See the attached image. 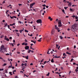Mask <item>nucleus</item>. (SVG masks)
Returning a JSON list of instances; mask_svg holds the SVG:
<instances>
[{
  "label": "nucleus",
  "instance_id": "46",
  "mask_svg": "<svg viewBox=\"0 0 78 78\" xmlns=\"http://www.w3.org/2000/svg\"><path fill=\"white\" fill-rule=\"evenodd\" d=\"M44 59H42V60L41 61V62H43V61H44Z\"/></svg>",
  "mask_w": 78,
  "mask_h": 78
},
{
  "label": "nucleus",
  "instance_id": "40",
  "mask_svg": "<svg viewBox=\"0 0 78 78\" xmlns=\"http://www.w3.org/2000/svg\"><path fill=\"white\" fill-rule=\"evenodd\" d=\"M63 56H65V55H66V53H64L63 54Z\"/></svg>",
  "mask_w": 78,
  "mask_h": 78
},
{
  "label": "nucleus",
  "instance_id": "8",
  "mask_svg": "<svg viewBox=\"0 0 78 78\" xmlns=\"http://www.w3.org/2000/svg\"><path fill=\"white\" fill-rule=\"evenodd\" d=\"M4 39L5 40H6L7 41H9V39L8 38H5Z\"/></svg>",
  "mask_w": 78,
  "mask_h": 78
},
{
  "label": "nucleus",
  "instance_id": "20",
  "mask_svg": "<svg viewBox=\"0 0 78 78\" xmlns=\"http://www.w3.org/2000/svg\"><path fill=\"white\" fill-rule=\"evenodd\" d=\"M11 67H12V65H11V66H9L8 67V68L9 69V68H11Z\"/></svg>",
  "mask_w": 78,
  "mask_h": 78
},
{
  "label": "nucleus",
  "instance_id": "1",
  "mask_svg": "<svg viewBox=\"0 0 78 78\" xmlns=\"http://www.w3.org/2000/svg\"><path fill=\"white\" fill-rule=\"evenodd\" d=\"M3 50H6V48H5V47L4 46V45H2V46L1 47V48L0 49V51L1 52H2V53H3L4 51H3Z\"/></svg>",
  "mask_w": 78,
  "mask_h": 78
},
{
  "label": "nucleus",
  "instance_id": "35",
  "mask_svg": "<svg viewBox=\"0 0 78 78\" xmlns=\"http://www.w3.org/2000/svg\"><path fill=\"white\" fill-rule=\"evenodd\" d=\"M13 18H15V19H16V18H17V17H16V16H13Z\"/></svg>",
  "mask_w": 78,
  "mask_h": 78
},
{
  "label": "nucleus",
  "instance_id": "24",
  "mask_svg": "<svg viewBox=\"0 0 78 78\" xmlns=\"http://www.w3.org/2000/svg\"><path fill=\"white\" fill-rule=\"evenodd\" d=\"M62 12H63L64 13V14H66V12H65V11L64 10H62Z\"/></svg>",
  "mask_w": 78,
  "mask_h": 78
},
{
  "label": "nucleus",
  "instance_id": "9",
  "mask_svg": "<svg viewBox=\"0 0 78 78\" xmlns=\"http://www.w3.org/2000/svg\"><path fill=\"white\" fill-rule=\"evenodd\" d=\"M33 12L34 13H35V12H37V10H34L33 11Z\"/></svg>",
  "mask_w": 78,
  "mask_h": 78
},
{
  "label": "nucleus",
  "instance_id": "49",
  "mask_svg": "<svg viewBox=\"0 0 78 78\" xmlns=\"http://www.w3.org/2000/svg\"><path fill=\"white\" fill-rule=\"evenodd\" d=\"M75 19H78V17L77 16L75 17Z\"/></svg>",
  "mask_w": 78,
  "mask_h": 78
},
{
  "label": "nucleus",
  "instance_id": "60",
  "mask_svg": "<svg viewBox=\"0 0 78 78\" xmlns=\"http://www.w3.org/2000/svg\"><path fill=\"white\" fill-rule=\"evenodd\" d=\"M8 28L9 29L10 28L9 27V25H8Z\"/></svg>",
  "mask_w": 78,
  "mask_h": 78
},
{
  "label": "nucleus",
  "instance_id": "56",
  "mask_svg": "<svg viewBox=\"0 0 78 78\" xmlns=\"http://www.w3.org/2000/svg\"><path fill=\"white\" fill-rule=\"evenodd\" d=\"M74 48H76V45H74Z\"/></svg>",
  "mask_w": 78,
  "mask_h": 78
},
{
  "label": "nucleus",
  "instance_id": "13",
  "mask_svg": "<svg viewBox=\"0 0 78 78\" xmlns=\"http://www.w3.org/2000/svg\"><path fill=\"white\" fill-rule=\"evenodd\" d=\"M15 23H13L12 24H10V26H13V25H15Z\"/></svg>",
  "mask_w": 78,
  "mask_h": 78
},
{
  "label": "nucleus",
  "instance_id": "30",
  "mask_svg": "<svg viewBox=\"0 0 78 78\" xmlns=\"http://www.w3.org/2000/svg\"><path fill=\"white\" fill-rule=\"evenodd\" d=\"M25 44H24L25 45H26H26H28V44L27 43H25Z\"/></svg>",
  "mask_w": 78,
  "mask_h": 78
},
{
  "label": "nucleus",
  "instance_id": "62",
  "mask_svg": "<svg viewBox=\"0 0 78 78\" xmlns=\"http://www.w3.org/2000/svg\"><path fill=\"white\" fill-rule=\"evenodd\" d=\"M19 22L20 23H22V22H21V21H19Z\"/></svg>",
  "mask_w": 78,
  "mask_h": 78
},
{
  "label": "nucleus",
  "instance_id": "16",
  "mask_svg": "<svg viewBox=\"0 0 78 78\" xmlns=\"http://www.w3.org/2000/svg\"><path fill=\"white\" fill-rule=\"evenodd\" d=\"M51 33H55V30H52L51 31Z\"/></svg>",
  "mask_w": 78,
  "mask_h": 78
},
{
  "label": "nucleus",
  "instance_id": "48",
  "mask_svg": "<svg viewBox=\"0 0 78 78\" xmlns=\"http://www.w3.org/2000/svg\"><path fill=\"white\" fill-rule=\"evenodd\" d=\"M19 45H20V44H17V46H18V47H19Z\"/></svg>",
  "mask_w": 78,
  "mask_h": 78
},
{
  "label": "nucleus",
  "instance_id": "36",
  "mask_svg": "<svg viewBox=\"0 0 78 78\" xmlns=\"http://www.w3.org/2000/svg\"><path fill=\"white\" fill-rule=\"evenodd\" d=\"M37 41H38V42H41V40H37Z\"/></svg>",
  "mask_w": 78,
  "mask_h": 78
},
{
  "label": "nucleus",
  "instance_id": "47",
  "mask_svg": "<svg viewBox=\"0 0 78 78\" xmlns=\"http://www.w3.org/2000/svg\"><path fill=\"white\" fill-rule=\"evenodd\" d=\"M3 3H5V1H4L3 3H2V4H3Z\"/></svg>",
  "mask_w": 78,
  "mask_h": 78
},
{
  "label": "nucleus",
  "instance_id": "39",
  "mask_svg": "<svg viewBox=\"0 0 78 78\" xmlns=\"http://www.w3.org/2000/svg\"><path fill=\"white\" fill-rule=\"evenodd\" d=\"M15 78H18V77H17V76H15Z\"/></svg>",
  "mask_w": 78,
  "mask_h": 78
},
{
  "label": "nucleus",
  "instance_id": "28",
  "mask_svg": "<svg viewBox=\"0 0 78 78\" xmlns=\"http://www.w3.org/2000/svg\"><path fill=\"white\" fill-rule=\"evenodd\" d=\"M25 32H27V33H28V31L26 30H25Z\"/></svg>",
  "mask_w": 78,
  "mask_h": 78
},
{
  "label": "nucleus",
  "instance_id": "34",
  "mask_svg": "<svg viewBox=\"0 0 78 78\" xmlns=\"http://www.w3.org/2000/svg\"><path fill=\"white\" fill-rule=\"evenodd\" d=\"M42 6H44V7H45V6H46V5H45V4L43 5Z\"/></svg>",
  "mask_w": 78,
  "mask_h": 78
},
{
  "label": "nucleus",
  "instance_id": "38",
  "mask_svg": "<svg viewBox=\"0 0 78 78\" xmlns=\"http://www.w3.org/2000/svg\"><path fill=\"white\" fill-rule=\"evenodd\" d=\"M73 58H72L70 62H72L73 61Z\"/></svg>",
  "mask_w": 78,
  "mask_h": 78
},
{
  "label": "nucleus",
  "instance_id": "18",
  "mask_svg": "<svg viewBox=\"0 0 78 78\" xmlns=\"http://www.w3.org/2000/svg\"><path fill=\"white\" fill-rule=\"evenodd\" d=\"M31 50H29L28 53H30V52H31Z\"/></svg>",
  "mask_w": 78,
  "mask_h": 78
},
{
  "label": "nucleus",
  "instance_id": "51",
  "mask_svg": "<svg viewBox=\"0 0 78 78\" xmlns=\"http://www.w3.org/2000/svg\"><path fill=\"white\" fill-rule=\"evenodd\" d=\"M25 43H23V44H22V45H25V44H25Z\"/></svg>",
  "mask_w": 78,
  "mask_h": 78
},
{
  "label": "nucleus",
  "instance_id": "7",
  "mask_svg": "<svg viewBox=\"0 0 78 78\" xmlns=\"http://www.w3.org/2000/svg\"><path fill=\"white\" fill-rule=\"evenodd\" d=\"M24 64H25V66H27V63H25V64H23V63H22V66H23V65H24Z\"/></svg>",
  "mask_w": 78,
  "mask_h": 78
},
{
  "label": "nucleus",
  "instance_id": "29",
  "mask_svg": "<svg viewBox=\"0 0 78 78\" xmlns=\"http://www.w3.org/2000/svg\"><path fill=\"white\" fill-rule=\"evenodd\" d=\"M3 69H0V71H2V70H4Z\"/></svg>",
  "mask_w": 78,
  "mask_h": 78
},
{
  "label": "nucleus",
  "instance_id": "26",
  "mask_svg": "<svg viewBox=\"0 0 78 78\" xmlns=\"http://www.w3.org/2000/svg\"><path fill=\"white\" fill-rule=\"evenodd\" d=\"M59 46V44H56V48H58V46Z\"/></svg>",
  "mask_w": 78,
  "mask_h": 78
},
{
  "label": "nucleus",
  "instance_id": "44",
  "mask_svg": "<svg viewBox=\"0 0 78 78\" xmlns=\"http://www.w3.org/2000/svg\"><path fill=\"white\" fill-rule=\"evenodd\" d=\"M30 65V66H33V63H31Z\"/></svg>",
  "mask_w": 78,
  "mask_h": 78
},
{
  "label": "nucleus",
  "instance_id": "57",
  "mask_svg": "<svg viewBox=\"0 0 78 78\" xmlns=\"http://www.w3.org/2000/svg\"><path fill=\"white\" fill-rule=\"evenodd\" d=\"M46 8H48V6L46 5Z\"/></svg>",
  "mask_w": 78,
  "mask_h": 78
},
{
  "label": "nucleus",
  "instance_id": "59",
  "mask_svg": "<svg viewBox=\"0 0 78 78\" xmlns=\"http://www.w3.org/2000/svg\"><path fill=\"white\" fill-rule=\"evenodd\" d=\"M25 42H27V39H25Z\"/></svg>",
  "mask_w": 78,
  "mask_h": 78
},
{
  "label": "nucleus",
  "instance_id": "6",
  "mask_svg": "<svg viewBox=\"0 0 78 78\" xmlns=\"http://www.w3.org/2000/svg\"><path fill=\"white\" fill-rule=\"evenodd\" d=\"M4 25H5V26H4L5 28L6 27V26H7L8 25V24H7V23H4Z\"/></svg>",
  "mask_w": 78,
  "mask_h": 78
},
{
  "label": "nucleus",
  "instance_id": "3",
  "mask_svg": "<svg viewBox=\"0 0 78 78\" xmlns=\"http://www.w3.org/2000/svg\"><path fill=\"white\" fill-rule=\"evenodd\" d=\"M37 23H42V20L39 19L37 20Z\"/></svg>",
  "mask_w": 78,
  "mask_h": 78
},
{
  "label": "nucleus",
  "instance_id": "22",
  "mask_svg": "<svg viewBox=\"0 0 78 78\" xmlns=\"http://www.w3.org/2000/svg\"><path fill=\"white\" fill-rule=\"evenodd\" d=\"M28 35H29V36H33V35L32 34H31L30 35V34H28Z\"/></svg>",
  "mask_w": 78,
  "mask_h": 78
},
{
  "label": "nucleus",
  "instance_id": "23",
  "mask_svg": "<svg viewBox=\"0 0 78 78\" xmlns=\"http://www.w3.org/2000/svg\"><path fill=\"white\" fill-rule=\"evenodd\" d=\"M42 11L43 12H44V13H45V11H42V10H41L40 12H42Z\"/></svg>",
  "mask_w": 78,
  "mask_h": 78
},
{
  "label": "nucleus",
  "instance_id": "25",
  "mask_svg": "<svg viewBox=\"0 0 78 78\" xmlns=\"http://www.w3.org/2000/svg\"><path fill=\"white\" fill-rule=\"evenodd\" d=\"M49 74H50V73L49 72L48 73V74L46 75V76H49Z\"/></svg>",
  "mask_w": 78,
  "mask_h": 78
},
{
  "label": "nucleus",
  "instance_id": "64",
  "mask_svg": "<svg viewBox=\"0 0 78 78\" xmlns=\"http://www.w3.org/2000/svg\"><path fill=\"white\" fill-rule=\"evenodd\" d=\"M41 67H42V68H44V66L41 65Z\"/></svg>",
  "mask_w": 78,
  "mask_h": 78
},
{
  "label": "nucleus",
  "instance_id": "43",
  "mask_svg": "<svg viewBox=\"0 0 78 78\" xmlns=\"http://www.w3.org/2000/svg\"><path fill=\"white\" fill-rule=\"evenodd\" d=\"M4 37V36L3 35H2L1 37V38H2V37Z\"/></svg>",
  "mask_w": 78,
  "mask_h": 78
},
{
  "label": "nucleus",
  "instance_id": "37",
  "mask_svg": "<svg viewBox=\"0 0 78 78\" xmlns=\"http://www.w3.org/2000/svg\"><path fill=\"white\" fill-rule=\"evenodd\" d=\"M25 67H24V68H23L22 69V70H23L24 69H25Z\"/></svg>",
  "mask_w": 78,
  "mask_h": 78
},
{
  "label": "nucleus",
  "instance_id": "55",
  "mask_svg": "<svg viewBox=\"0 0 78 78\" xmlns=\"http://www.w3.org/2000/svg\"><path fill=\"white\" fill-rule=\"evenodd\" d=\"M17 53L18 54H20V53L19 52H17Z\"/></svg>",
  "mask_w": 78,
  "mask_h": 78
},
{
  "label": "nucleus",
  "instance_id": "12",
  "mask_svg": "<svg viewBox=\"0 0 78 78\" xmlns=\"http://www.w3.org/2000/svg\"><path fill=\"white\" fill-rule=\"evenodd\" d=\"M53 58H52V59L51 60V62L53 63L54 62V60H53Z\"/></svg>",
  "mask_w": 78,
  "mask_h": 78
},
{
  "label": "nucleus",
  "instance_id": "5",
  "mask_svg": "<svg viewBox=\"0 0 78 78\" xmlns=\"http://www.w3.org/2000/svg\"><path fill=\"white\" fill-rule=\"evenodd\" d=\"M25 50H29V46H26L25 47Z\"/></svg>",
  "mask_w": 78,
  "mask_h": 78
},
{
  "label": "nucleus",
  "instance_id": "4",
  "mask_svg": "<svg viewBox=\"0 0 78 78\" xmlns=\"http://www.w3.org/2000/svg\"><path fill=\"white\" fill-rule=\"evenodd\" d=\"M35 4H36V3L35 2H34L33 3L31 4L30 5V8H33V5H35Z\"/></svg>",
  "mask_w": 78,
  "mask_h": 78
},
{
  "label": "nucleus",
  "instance_id": "63",
  "mask_svg": "<svg viewBox=\"0 0 78 78\" xmlns=\"http://www.w3.org/2000/svg\"><path fill=\"white\" fill-rule=\"evenodd\" d=\"M9 39H12V37H10Z\"/></svg>",
  "mask_w": 78,
  "mask_h": 78
},
{
  "label": "nucleus",
  "instance_id": "19",
  "mask_svg": "<svg viewBox=\"0 0 78 78\" xmlns=\"http://www.w3.org/2000/svg\"><path fill=\"white\" fill-rule=\"evenodd\" d=\"M59 37L61 39H62V38L63 37H62V36H59Z\"/></svg>",
  "mask_w": 78,
  "mask_h": 78
},
{
  "label": "nucleus",
  "instance_id": "61",
  "mask_svg": "<svg viewBox=\"0 0 78 78\" xmlns=\"http://www.w3.org/2000/svg\"><path fill=\"white\" fill-rule=\"evenodd\" d=\"M75 64L76 65V63H75V62L73 63V65H75Z\"/></svg>",
  "mask_w": 78,
  "mask_h": 78
},
{
  "label": "nucleus",
  "instance_id": "17",
  "mask_svg": "<svg viewBox=\"0 0 78 78\" xmlns=\"http://www.w3.org/2000/svg\"><path fill=\"white\" fill-rule=\"evenodd\" d=\"M6 65H7V64H6V63H4L2 65V66H6Z\"/></svg>",
  "mask_w": 78,
  "mask_h": 78
},
{
  "label": "nucleus",
  "instance_id": "45",
  "mask_svg": "<svg viewBox=\"0 0 78 78\" xmlns=\"http://www.w3.org/2000/svg\"><path fill=\"white\" fill-rule=\"evenodd\" d=\"M75 71H76V72H78V69H76L75 70Z\"/></svg>",
  "mask_w": 78,
  "mask_h": 78
},
{
  "label": "nucleus",
  "instance_id": "14",
  "mask_svg": "<svg viewBox=\"0 0 78 78\" xmlns=\"http://www.w3.org/2000/svg\"><path fill=\"white\" fill-rule=\"evenodd\" d=\"M72 4H71V3H69L68 4V6H70Z\"/></svg>",
  "mask_w": 78,
  "mask_h": 78
},
{
  "label": "nucleus",
  "instance_id": "54",
  "mask_svg": "<svg viewBox=\"0 0 78 78\" xmlns=\"http://www.w3.org/2000/svg\"><path fill=\"white\" fill-rule=\"evenodd\" d=\"M5 22V20H2V22L4 23Z\"/></svg>",
  "mask_w": 78,
  "mask_h": 78
},
{
  "label": "nucleus",
  "instance_id": "10",
  "mask_svg": "<svg viewBox=\"0 0 78 78\" xmlns=\"http://www.w3.org/2000/svg\"><path fill=\"white\" fill-rule=\"evenodd\" d=\"M55 29L57 30H59V28H58V27H55Z\"/></svg>",
  "mask_w": 78,
  "mask_h": 78
},
{
  "label": "nucleus",
  "instance_id": "2",
  "mask_svg": "<svg viewBox=\"0 0 78 78\" xmlns=\"http://www.w3.org/2000/svg\"><path fill=\"white\" fill-rule=\"evenodd\" d=\"M58 27L60 28L61 27H62V23H61V20H60V21H58Z\"/></svg>",
  "mask_w": 78,
  "mask_h": 78
},
{
  "label": "nucleus",
  "instance_id": "21",
  "mask_svg": "<svg viewBox=\"0 0 78 78\" xmlns=\"http://www.w3.org/2000/svg\"><path fill=\"white\" fill-rule=\"evenodd\" d=\"M49 62V61H48L47 62V61H45L44 62V64H45V63L46 62V63H47V62Z\"/></svg>",
  "mask_w": 78,
  "mask_h": 78
},
{
  "label": "nucleus",
  "instance_id": "58",
  "mask_svg": "<svg viewBox=\"0 0 78 78\" xmlns=\"http://www.w3.org/2000/svg\"><path fill=\"white\" fill-rule=\"evenodd\" d=\"M5 73H8V71H7L6 70H5Z\"/></svg>",
  "mask_w": 78,
  "mask_h": 78
},
{
  "label": "nucleus",
  "instance_id": "52",
  "mask_svg": "<svg viewBox=\"0 0 78 78\" xmlns=\"http://www.w3.org/2000/svg\"><path fill=\"white\" fill-rule=\"evenodd\" d=\"M19 5L20 6H21L22 5V4H19Z\"/></svg>",
  "mask_w": 78,
  "mask_h": 78
},
{
  "label": "nucleus",
  "instance_id": "33",
  "mask_svg": "<svg viewBox=\"0 0 78 78\" xmlns=\"http://www.w3.org/2000/svg\"><path fill=\"white\" fill-rule=\"evenodd\" d=\"M16 33L17 34L18 36H19V33L16 32Z\"/></svg>",
  "mask_w": 78,
  "mask_h": 78
},
{
  "label": "nucleus",
  "instance_id": "31",
  "mask_svg": "<svg viewBox=\"0 0 78 78\" xmlns=\"http://www.w3.org/2000/svg\"><path fill=\"white\" fill-rule=\"evenodd\" d=\"M76 16H75L74 15H73V16H72V17H73V19L75 18V17Z\"/></svg>",
  "mask_w": 78,
  "mask_h": 78
},
{
  "label": "nucleus",
  "instance_id": "41",
  "mask_svg": "<svg viewBox=\"0 0 78 78\" xmlns=\"http://www.w3.org/2000/svg\"><path fill=\"white\" fill-rule=\"evenodd\" d=\"M51 18V17H50V16H49V17H48V19L50 20Z\"/></svg>",
  "mask_w": 78,
  "mask_h": 78
},
{
  "label": "nucleus",
  "instance_id": "32",
  "mask_svg": "<svg viewBox=\"0 0 78 78\" xmlns=\"http://www.w3.org/2000/svg\"><path fill=\"white\" fill-rule=\"evenodd\" d=\"M68 8V7H64V8L65 9H67Z\"/></svg>",
  "mask_w": 78,
  "mask_h": 78
},
{
  "label": "nucleus",
  "instance_id": "42",
  "mask_svg": "<svg viewBox=\"0 0 78 78\" xmlns=\"http://www.w3.org/2000/svg\"><path fill=\"white\" fill-rule=\"evenodd\" d=\"M10 17L11 19H13V16L11 17V16H10Z\"/></svg>",
  "mask_w": 78,
  "mask_h": 78
},
{
  "label": "nucleus",
  "instance_id": "11",
  "mask_svg": "<svg viewBox=\"0 0 78 78\" xmlns=\"http://www.w3.org/2000/svg\"><path fill=\"white\" fill-rule=\"evenodd\" d=\"M25 58H26V59H28V55H27V56H25Z\"/></svg>",
  "mask_w": 78,
  "mask_h": 78
},
{
  "label": "nucleus",
  "instance_id": "27",
  "mask_svg": "<svg viewBox=\"0 0 78 78\" xmlns=\"http://www.w3.org/2000/svg\"><path fill=\"white\" fill-rule=\"evenodd\" d=\"M12 73L11 72H9V74H10V75H12Z\"/></svg>",
  "mask_w": 78,
  "mask_h": 78
},
{
  "label": "nucleus",
  "instance_id": "15",
  "mask_svg": "<svg viewBox=\"0 0 78 78\" xmlns=\"http://www.w3.org/2000/svg\"><path fill=\"white\" fill-rule=\"evenodd\" d=\"M66 53L68 55H71V53H69V52H68V51L66 52Z\"/></svg>",
  "mask_w": 78,
  "mask_h": 78
},
{
  "label": "nucleus",
  "instance_id": "53",
  "mask_svg": "<svg viewBox=\"0 0 78 78\" xmlns=\"http://www.w3.org/2000/svg\"><path fill=\"white\" fill-rule=\"evenodd\" d=\"M15 31H16V32H18V30H15Z\"/></svg>",
  "mask_w": 78,
  "mask_h": 78
},
{
  "label": "nucleus",
  "instance_id": "50",
  "mask_svg": "<svg viewBox=\"0 0 78 78\" xmlns=\"http://www.w3.org/2000/svg\"><path fill=\"white\" fill-rule=\"evenodd\" d=\"M50 20H51V21L53 20V19L51 18Z\"/></svg>",
  "mask_w": 78,
  "mask_h": 78
}]
</instances>
